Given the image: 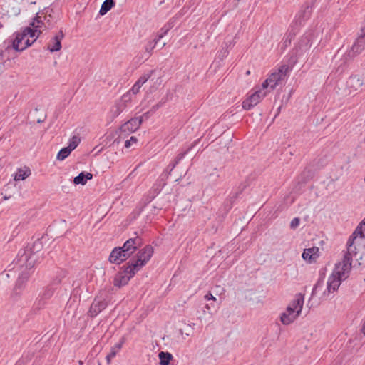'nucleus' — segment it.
<instances>
[{"mask_svg": "<svg viewBox=\"0 0 365 365\" xmlns=\"http://www.w3.org/2000/svg\"><path fill=\"white\" fill-rule=\"evenodd\" d=\"M299 222L300 219L299 217H294L290 222V228L293 230L296 229L299 226Z\"/></svg>", "mask_w": 365, "mask_h": 365, "instance_id": "nucleus-44", "label": "nucleus"}, {"mask_svg": "<svg viewBox=\"0 0 365 365\" xmlns=\"http://www.w3.org/2000/svg\"><path fill=\"white\" fill-rule=\"evenodd\" d=\"M306 173H311V171L307 170V168H305L304 170L302 173V175H304Z\"/></svg>", "mask_w": 365, "mask_h": 365, "instance_id": "nucleus-56", "label": "nucleus"}, {"mask_svg": "<svg viewBox=\"0 0 365 365\" xmlns=\"http://www.w3.org/2000/svg\"><path fill=\"white\" fill-rule=\"evenodd\" d=\"M344 278H339V275H337V277H334L332 279L330 278L328 279L327 282V289L328 292H333L336 291L340 284V281L342 280Z\"/></svg>", "mask_w": 365, "mask_h": 365, "instance_id": "nucleus-24", "label": "nucleus"}, {"mask_svg": "<svg viewBox=\"0 0 365 365\" xmlns=\"http://www.w3.org/2000/svg\"><path fill=\"white\" fill-rule=\"evenodd\" d=\"M319 248L313 247L312 248L304 249L302 253V257L304 259L312 260L319 257Z\"/></svg>", "mask_w": 365, "mask_h": 365, "instance_id": "nucleus-23", "label": "nucleus"}, {"mask_svg": "<svg viewBox=\"0 0 365 365\" xmlns=\"http://www.w3.org/2000/svg\"><path fill=\"white\" fill-rule=\"evenodd\" d=\"M80 142H81V138L77 135H74L70 140L68 147L70 149H71V150H73L78 145Z\"/></svg>", "mask_w": 365, "mask_h": 365, "instance_id": "nucleus-37", "label": "nucleus"}, {"mask_svg": "<svg viewBox=\"0 0 365 365\" xmlns=\"http://www.w3.org/2000/svg\"><path fill=\"white\" fill-rule=\"evenodd\" d=\"M354 241L355 240L351 241V239L349 238L347 243H346L347 251L346 253H349V255L351 256H353L354 255H356V246H354Z\"/></svg>", "mask_w": 365, "mask_h": 365, "instance_id": "nucleus-35", "label": "nucleus"}, {"mask_svg": "<svg viewBox=\"0 0 365 365\" xmlns=\"http://www.w3.org/2000/svg\"><path fill=\"white\" fill-rule=\"evenodd\" d=\"M351 262L352 256H351L349 253H345L342 262L341 271H338L336 272L339 278L346 279L348 277L347 273L351 270Z\"/></svg>", "mask_w": 365, "mask_h": 365, "instance_id": "nucleus-11", "label": "nucleus"}, {"mask_svg": "<svg viewBox=\"0 0 365 365\" xmlns=\"http://www.w3.org/2000/svg\"><path fill=\"white\" fill-rule=\"evenodd\" d=\"M79 364H83L82 361H79Z\"/></svg>", "mask_w": 365, "mask_h": 365, "instance_id": "nucleus-64", "label": "nucleus"}, {"mask_svg": "<svg viewBox=\"0 0 365 365\" xmlns=\"http://www.w3.org/2000/svg\"><path fill=\"white\" fill-rule=\"evenodd\" d=\"M43 21H44V22H45L46 24H48V27H49V26H51V21H50V19H48L47 18V16H44V20H43Z\"/></svg>", "mask_w": 365, "mask_h": 365, "instance_id": "nucleus-54", "label": "nucleus"}, {"mask_svg": "<svg viewBox=\"0 0 365 365\" xmlns=\"http://www.w3.org/2000/svg\"><path fill=\"white\" fill-rule=\"evenodd\" d=\"M204 309H206L210 314H212V311L215 309V304L214 302L207 304L205 305Z\"/></svg>", "mask_w": 365, "mask_h": 365, "instance_id": "nucleus-45", "label": "nucleus"}, {"mask_svg": "<svg viewBox=\"0 0 365 365\" xmlns=\"http://www.w3.org/2000/svg\"><path fill=\"white\" fill-rule=\"evenodd\" d=\"M172 23L168 22L161 29L160 33L158 34L157 37L155 38V43H158V42L165 35L167 34V33L169 31V30L173 27Z\"/></svg>", "mask_w": 365, "mask_h": 365, "instance_id": "nucleus-30", "label": "nucleus"}, {"mask_svg": "<svg viewBox=\"0 0 365 365\" xmlns=\"http://www.w3.org/2000/svg\"><path fill=\"white\" fill-rule=\"evenodd\" d=\"M365 35L364 34L357 39L356 43H354L351 48L354 53H360L364 49V38Z\"/></svg>", "mask_w": 365, "mask_h": 365, "instance_id": "nucleus-28", "label": "nucleus"}, {"mask_svg": "<svg viewBox=\"0 0 365 365\" xmlns=\"http://www.w3.org/2000/svg\"><path fill=\"white\" fill-rule=\"evenodd\" d=\"M232 43L230 42L229 43L227 42H225L222 45V49L218 53V58L220 60H223L225 58H226L229 53L228 51V46H230Z\"/></svg>", "mask_w": 365, "mask_h": 365, "instance_id": "nucleus-32", "label": "nucleus"}, {"mask_svg": "<svg viewBox=\"0 0 365 365\" xmlns=\"http://www.w3.org/2000/svg\"><path fill=\"white\" fill-rule=\"evenodd\" d=\"M312 36L311 34L304 35L298 42L296 53L301 56L308 51L312 45Z\"/></svg>", "mask_w": 365, "mask_h": 365, "instance_id": "nucleus-10", "label": "nucleus"}, {"mask_svg": "<svg viewBox=\"0 0 365 365\" xmlns=\"http://www.w3.org/2000/svg\"><path fill=\"white\" fill-rule=\"evenodd\" d=\"M164 46H165V43H163V45L160 46V48H162Z\"/></svg>", "mask_w": 365, "mask_h": 365, "instance_id": "nucleus-62", "label": "nucleus"}, {"mask_svg": "<svg viewBox=\"0 0 365 365\" xmlns=\"http://www.w3.org/2000/svg\"><path fill=\"white\" fill-rule=\"evenodd\" d=\"M93 178V174L91 173L82 171L78 175L74 178L73 183L75 185H84L86 184L88 180H91Z\"/></svg>", "mask_w": 365, "mask_h": 365, "instance_id": "nucleus-20", "label": "nucleus"}, {"mask_svg": "<svg viewBox=\"0 0 365 365\" xmlns=\"http://www.w3.org/2000/svg\"><path fill=\"white\" fill-rule=\"evenodd\" d=\"M304 304V295L299 294L287 307L286 312L281 314L280 319L283 324L292 323L300 314Z\"/></svg>", "mask_w": 365, "mask_h": 365, "instance_id": "nucleus-3", "label": "nucleus"}, {"mask_svg": "<svg viewBox=\"0 0 365 365\" xmlns=\"http://www.w3.org/2000/svg\"><path fill=\"white\" fill-rule=\"evenodd\" d=\"M197 143V140L194 141L190 146H189L185 150H182L180 152L176 158H175L174 161L171 163H170L168 166V170H169L168 174L166 175V178L168 177V175L170 174L171 171L175 168V167L179 163V162L187 154V153Z\"/></svg>", "mask_w": 365, "mask_h": 365, "instance_id": "nucleus-14", "label": "nucleus"}, {"mask_svg": "<svg viewBox=\"0 0 365 365\" xmlns=\"http://www.w3.org/2000/svg\"><path fill=\"white\" fill-rule=\"evenodd\" d=\"M312 12V6L307 5L304 9L301 10L296 15L295 22L297 25H302L305 21L309 19Z\"/></svg>", "mask_w": 365, "mask_h": 365, "instance_id": "nucleus-15", "label": "nucleus"}, {"mask_svg": "<svg viewBox=\"0 0 365 365\" xmlns=\"http://www.w3.org/2000/svg\"><path fill=\"white\" fill-rule=\"evenodd\" d=\"M64 37L62 30H60L54 37L51 39L50 43L48 46V49L51 52L59 51L61 48V41Z\"/></svg>", "mask_w": 365, "mask_h": 365, "instance_id": "nucleus-12", "label": "nucleus"}, {"mask_svg": "<svg viewBox=\"0 0 365 365\" xmlns=\"http://www.w3.org/2000/svg\"><path fill=\"white\" fill-rule=\"evenodd\" d=\"M153 113H151V112H150V109L148 111L145 112V113L143 115V116H141V117H142V118H143V117H145V118H149L150 115H152Z\"/></svg>", "mask_w": 365, "mask_h": 365, "instance_id": "nucleus-53", "label": "nucleus"}, {"mask_svg": "<svg viewBox=\"0 0 365 365\" xmlns=\"http://www.w3.org/2000/svg\"><path fill=\"white\" fill-rule=\"evenodd\" d=\"M363 79L358 75L351 76L347 81L346 86L349 89V92L356 91L360 89L363 86Z\"/></svg>", "mask_w": 365, "mask_h": 365, "instance_id": "nucleus-13", "label": "nucleus"}, {"mask_svg": "<svg viewBox=\"0 0 365 365\" xmlns=\"http://www.w3.org/2000/svg\"><path fill=\"white\" fill-rule=\"evenodd\" d=\"M43 121V120H41L38 119V120H37V123H42Z\"/></svg>", "mask_w": 365, "mask_h": 365, "instance_id": "nucleus-60", "label": "nucleus"}, {"mask_svg": "<svg viewBox=\"0 0 365 365\" xmlns=\"http://www.w3.org/2000/svg\"><path fill=\"white\" fill-rule=\"evenodd\" d=\"M36 38L34 39L33 41H30L29 39L28 38H25L24 42V46H22V48H24V50H25L26 48H27L28 47L31 46L35 41H36Z\"/></svg>", "mask_w": 365, "mask_h": 365, "instance_id": "nucleus-50", "label": "nucleus"}, {"mask_svg": "<svg viewBox=\"0 0 365 365\" xmlns=\"http://www.w3.org/2000/svg\"><path fill=\"white\" fill-rule=\"evenodd\" d=\"M363 225H365V222L364 220L359 223V225L356 227L354 232L350 235L349 238L351 239V241L355 240L357 238V237H359L360 238L365 237V235L362 229Z\"/></svg>", "mask_w": 365, "mask_h": 365, "instance_id": "nucleus-27", "label": "nucleus"}, {"mask_svg": "<svg viewBox=\"0 0 365 365\" xmlns=\"http://www.w3.org/2000/svg\"><path fill=\"white\" fill-rule=\"evenodd\" d=\"M26 38V34L22 32L16 33L15 38L12 41L11 45L8 46L6 49H9L11 47L14 50L17 52L23 51L21 44Z\"/></svg>", "mask_w": 365, "mask_h": 365, "instance_id": "nucleus-16", "label": "nucleus"}, {"mask_svg": "<svg viewBox=\"0 0 365 365\" xmlns=\"http://www.w3.org/2000/svg\"><path fill=\"white\" fill-rule=\"evenodd\" d=\"M98 148V147L96 146V147H95V148H94V150L97 149V150H98V151H97V153H98L101 152V150H103V148L99 149V148Z\"/></svg>", "mask_w": 365, "mask_h": 365, "instance_id": "nucleus-59", "label": "nucleus"}, {"mask_svg": "<svg viewBox=\"0 0 365 365\" xmlns=\"http://www.w3.org/2000/svg\"><path fill=\"white\" fill-rule=\"evenodd\" d=\"M152 72L153 71H151L150 73L144 74L138 78V80L130 89L133 95L137 94L140 91L141 86L150 78Z\"/></svg>", "mask_w": 365, "mask_h": 365, "instance_id": "nucleus-18", "label": "nucleus"}, {"mask_svg": "<svg viewBox=\"0 0 365 365\" xmlns=\"http://www.w3.org/2000/svg\"><path fill=\"white\" fill-rule=\"evenodd\" d=\"M204 297L206 300H212L213 302L216 301V298L210 292L205 294Z\"/></svg>", "mask_w": 365, "mask_h": 365, "instance_id": "nucleus-52", "label": "nucleus"}, {"mask_svg": "<svg viewBox=\"0 0 365 365\" xmlns=\"http://www.w3.org/2000/svg\"><path fill=\"white\" fill-rule=\"evenodd\" d=\"M115 5L114 0H105L100 9L99 14L103 16L107 14Z\"/></svg>", "mask_w": 365, "mask_h": 365, "instance_id": "nucleus-25", "label": "nucleus"}, {"mask_svg": "<svg viewBox=\"0 0 365 365\" xmlns=\"http://www.w3.org/2000/svg\"><path fill=\"white\" fill-rule=\"evenodd\" d=\"M66 272L63 270H61L60 272V274L58 276H56V277L55 279H53V280L51 283V285H57V284H61L62 279L66 277Z\"/></svg>", "mask_w": 365, "mask_h": 365, "instance_id": "nucleus-40", "label": "nucleus"}, {"mask_svg": "<svg viewBox=\"0 0 365 365\" xmlns=\"http://www.w3.org/2000/svg\"><path fill=\"white\" fill-rule=\"evenodd\" d=\"M98 148V147L96 146V147H95V148H94V150L97 149V150H98V151H97V153H98L101 152V150H103V148L99 149V148Z\"/></svg>", "mask_w": 365, "mask_h": 365, "instance_id": "nucleus-58", "label": "nucleus"}, {"mask_svg": "<svg viewBox=\"0 0 365 365\" xmlns=\"http://www.w3.org/2000/svg\"><path fill=\"white\" fill-rule=\"evenodd\" d=\"M135 234L137 235L135 237L129 238L123 243V246L120 247L123 251L128 252L131 255L144 244L143 239L138 235L137 232Z\"/></svg>", "mask_w": 365, "mask_h": 365, "instance_id": "nucleus-5", "label": "nucleus"}, {"mask_svg": "<svg viewBox=\"0 0 365 365\" xmlns=\"http://www.w3.org/2000/svg\"><path fill=\"white\" fill-rule=\"evenodd\" d=\"M142 122V117L133 118L130 119L119 128V135H123L124 136H126L132 133L135 132L140 128Z\"/></svg>", "mask_w": 365, "mask_h": 365, "instance_id": "nucleus-6", "label": "nucleus"}, {"mask_svg": "<svg viewBox=\"0 0 365 365\" xmlns=\"http://www.w3.org/2000/svg\"><path fill=\"white\" fill-rule=\"evenodd\" d=\"M30 174V170H29V173H26V172L23 171L22 170H19L18 173L15 176L16 180H24Z\"/></svg>", "mask_w": 365, "mask_h": 365, "instance_id": "nucleus-41", "label": "nucleus"}, {"mask_svg": "<svg viewBox=\"0 0 365 365\" xmlns=\"http://www.w3.org/2000/svg\"><path fill=\"white\" fill-rule=\"evenodd\" d=\"M30 25L38 30V29L42 28L43 26L46 27V23L44 22V21L41 19V17L38 16V14L34 19V21L31 23Z\"/></svg>", "mask_w": 365, "mask_h": 365, "instance_id": "nucleus-34", "label": "nucleus"}, {"mask_svg": "<svg viewBox=\"0 0 365 365\" xmlns=\"http://www.w3.org/2000/svg\"><path fill=\"white\" fill-rule=\"evenodd\" d=\"M262 91H264V89H267L269 87V88L271 89V83L269 81V79L268 78L262 83Z\"/></svg>", "mask_w": 365, "mask_h": 365, "instance_id": "nucleus-51", "label": "nucleus"}, {"mask_svg": "<svg viewBox=\"0 0 365 365\" xmlns=\"http://www.w3.org/2000/svg\"><path fill=\"white\" fill-rule=\"evenodd\" d=\"M55 289L52 286L46 287L41 295L38 299V307L41 308L46 304V301L49 299L54 294Z\"/></svg>", "mask_w": 365, "mask_h": 365, "instance_id": "nucleus-17", "label": "nucleus"}, {"mask_svg": "<svg viewBox=\"0 0 365 365\" xmlns=\"http://www.w3.org/2000/svg\"><path fill=\"white\" fill-rule=\"evenodd\" d=\"M15 365H24V362L23 360L19 359L16 361Z\"/></svg>", "mask_w": 365, "mask_h": 365, "instance_id": "nucleus-55", "label": "nucleus"}, {"mask_svg": "<svg viewBox=\"0 0 365 365\" xmlns=\"http://www.w3.org/2000/svg\"><path fill=\"white\" fill-rule=\"evenodd\" d=\"M245 186V185H240L239 187H238V190L235 192H232L230 195V201L231 202V205H232V203L237 199L238 196L242 192V191L244 190Z\"/></svg>", "mask_w": 365, "mask_h": 365, "instance_id": "nucleus-36", "label": "nucleus"}, {"mask_svg": "<svg viewBox=\"0 0 365 365\" xmlns=\"http://www.w3.org/2000/svg\"><path fill=\"white\" fill-rule=\"evenodd\" d=\"M126 105L118 102L111 109L112 118H115L118 117L125 108Z\"/></svg>", "mask_w": 365, "mask_h": 365, "instance_id": "nucleus-29", "label": "nucleus"}, {"mask_svg": "<svg viewBox=\"0 0 365 365\" xmlns=\"http://www.w3.org/2000/svg\"><path fill=\"white\" fill-rule=\"evenodd\" d=\"M71 149H70L68 146L61 148L57 154L56 158L58 160H63L66 159L71 153Z\"/></svg>", "mask_w": 365, "mask_h": 365, "instance_id": "nucleus-31", "label": "nucleus"}, {"mask_svg": "<svg viewBox=\"0 0 365 365\" xmlns=\"http://www.w3.org/2000/svg\"><path fill=\"white\" fill-rule=\"evenodd\" d=\"M160 181H163V180H161ZM165 185V182H163L161 183V182H160V183L158 185H155L154 187H153V189H154V191L156 194H158L162 187H163Z\"/></svg>", "mask_w": 365, "mask_h": 365, "instance_id": "nucleus-47", "label": "nucleus"}, {"mask_svg": "<svg viewBox=\"0 0 365 365\" xmlns=\"http://www.w3.org/2000/svg\"><path fill=\"white\" fill-rule=\"evenodd\" d=\"M267 95V91H262L261 89L256 91L249 96L242 102V108L249 110L258 104Z\"/></svg>", "mask_w": 365, "mask_h": 365, "instance_id": "nucleus-7", "label": "nucleus"}, {"mask_svg": "<svg viewBox=\"0 0 365 365\" xmlns=\"http://www.w3.org/2000/svg\"><path fill=\"white\" fill-rule=\"evenodd\" d=\"M294 34H292V33H289L287 34L285 38H284V46L285 47L289 46L291 44V42L292 41V39L294 38Z\"/></svg>", "mask_w": 365, "mask_h": 365, "instance_id": "nucleus-42", "label": "nucleus"}, {"mask_svg": "<svg viewBox=\"0 0 365 365\" xmlns=\"http://www.w3.org/2000/svg\"><path fill=\"white\" fill-rule=\"evenodd\" d=\"M121 252H123V250L120 247H114L108 257V260L111 264H115L117 265L120 264V257Z\"/></svg>", "mask_w": 365, "mask_h": 365, "instance_id": "nucleus-19", "label": "nucleus"}, {"mask_svg": "<svg viewBox=\"0 0 365 365\" xmlns=\"http://www.w3.org/2000/svg\"><path fill=\"white\" fill-rule=\"evenodd\" d=\"M138 141V139L135 136H131L129 140H125V147L128 148L131 145V143H136Z\"/></svg>", "mask_w": 365, "mask_h": 365, "instance_id": "nucleus-48", "label": "nucleus"}, {"mask_svg": "<svg viewBox=\"0 0 365 365\" xmlns=\"http://www.w3.org/2000/svg\"><path fill=\"white\" fill-rule=\"evenodd\" d=\"M153 209H154V211L156 210H159L156 207H153Z\"/></svg>", "mask_w": 365, "mask_h": 365, "instance_id": "nucleus-63", "label": "nucleus"}, {"mask_svg": "<svg viewBox=\"0 0 365 365\" xmlns=\"http://www.w3.org/2000/svg\"><path fill=\"white\" fill-rule=\"evenodd\" d=\"M132 255H130L128 252L123 251V252H121V257H120V264L125 262L128 259H129Z\"/></svg>", "mask_w": 365, "mask_h": 365, "instance_id": "nucleus-49", "label": "nucleus"}, {"mask_svg": "<svg viewBox=\"0 0 365 365\" xmlns=\"http://www.w3.org/2000/svg\"><path fill=\"white\" fill-rule=\"evenodd\" d=\"M323 287V279H319L316 284L314 286L312 289V295H314L317 294V291L319 288H322Z\"/></svg>", "mask_w": 365, "mask_h": 365, "instance_id": "nucleus-43", "label": "nucleus"}, {"mask_svg": "<svg viewBox=\"0 0 365 365\" xmlns=\"http://www.w3.org/2000/svg\"><path fill=\"white\" fill-rule=\"evenodd\" d=\"M108 306L105 299L99 297L98 296L95 297L90 308L88 312V315L93 318L96 317L99 313L104 310Z\"/></svg>", "mask_w": 365, "mask_h": 365, "instance_id": "nucleus-9", "label": "nucleus"}, {"mask_svg": "<svg viewBox=\"0 0 365 365\" xmlns=\"http://www.w3.org/2000/svg\"><path fill=\"white\" fill-rule=\"evenodd\" d=\"M154 198V196L149 197L148 196L146 198V201L143 203V205H138L133 212L130 214L129 218L130 220H135L143 212L144 207L148 204Z\"/></svg>", "mask_w": 365, "mask_h": 365, "instance_id": "nucleus-21", "label": "nucleus"}, {"mask_svg": "<svg viewBox=\"0 0 365 365\" xmlns=\"http://www.w3.org/2000/svg\"><path fill=\"white\" fill-rule=\"evenodd\" d=\"M132 95H133L132 93V91H130V90L129 91H128L127 93H125V94H123L120 100V103H123V105H126L127 103L131 101V99H132Z\"/></svg>", "mask_w": 365, "mask_h": 365, "instance_id": "nucleus-38", "label": "nucleus"}, {"mask_svg": "<svg viewBox=\"0 0 365 365\" xmlns=\"http://www.w3.org/2000/svg\"><path fill=\"white\" fill-rule=\"evenodd\" d=\"M153 252L154 249L150 245L140 249L136 256L131 258L129 262L121 267L120 270L115 274L113 279V285L120 288L128 284L135 273L148 263Z\"/></svg>", "mask_w": 365, "mask_h": 365, "instance_id": "nucleus-1", "label": "nucleus"}, {"mask_svg": "<svg viewBox=\"0 0 365 365\" xmlns=\"http://www.w3.org/2000/svg\"><path fill=\"white\" fill-rule=\"evenodd\" d=\"M167 101V97L163 98L157 104L150 108V112H156L160 107H162Z\"/></svg>", "mask_w": 365, "mask_h": 365, "instance_id": "nucleus-39", "label": "nucleus"}, {"mask_svg": "<svg viewBox=\"0 0 365 365\" xmlns=\"http://www.w3.org/2000/svg\"><path fill=\"white\" fill-rule=\"evenodd\" d=\"M23 33L24 34H26V38H27L28 36L33 38V37L36 36V33H38L36 36V38H38L40 34H41V31L40 30L36 29V28H34V27H33V29H31V27H26L23 30Z\"/></svg>", "mask_w": 365, "mask_h": 365, "instance_id": "nucleus-33", "label": "nucleus"}, {"mask_svg": "<svg viewBox=\"0 0 365 365\" xmlns=\"http://www.w3.org/2000/svg\"><path fill=\"white\" fill-rule=\"evenodd\" d=\"M158 357L160 359V365H170L173 358L170 353L165 351H160L158 354Z\"/></svg>", "mask_w": 365, "mask_h": 365, "instance_id": "nucleus-26", "label": "nucleus"}, {"mask_svg": "<svg viewBox=\"0 0 365 365\" xmlns=\"http://www.w3.org/2000/svg\"><path fill=\"white\" fill-rule=\"evenodd\" d=\"M9 197H10L4 196V200H7V199H9Z\"/></svg>", "mask_w": 365, "mask_h": 365, "instance_id": "nucleus-61", "label": "nucleus"}, {"mask_svg": "<svg viewBox=\"0 0 365 365\" xmlns=\"http://www.w3.org/2000/svg\"><path fill=\"white\" fill-rule=\"evenodd\" d=\"M30 277V273L28 272H22L18 277L14 287L10 294V298L12 301H18L23 293L24 289L26 287V283Z\"/></svg>", "mask_w": 365, "mask_h": 365, "instance_id": "nucleus-4", "label": "nucleus"}, {"mask_svg": "<svg viewBox=\"0 0 365 365\" xmlns=\"http://www.w3.org/2000/svg\"><path fill=\"white\" fill-rule=\"evenodd\" d=\"M98 148V147L96 146V147H95V148H94V150L97 149V150H98V151H97V153H98L101 152V150H103V148L99 149V148Z\"/></svg>", "mask_w": 365, "mask_h": 365, "instance_id": "nucleus-57", "label": "nucleus"}, {"mask_svg": "<svg viewBox=\"0 0 365 365\" xmlns=\"http://www.w3.org/2000/svg\"><path fill=\"white\" fill-rule=\"evenodd\" d=\"M43 247L41 239L37 238L31 246L28 245L24 249H21L17 254L18 263L21 265L25 264L27 269H31L40 262L39 259H43V257L38 255Z\"/></svg>", "mask_w": 365, "mask_h": 365, "instance_id": "nucleus-2", "label": "nucleus"}, {"mask_svg": "<svg viewBox=\"0 0 365 365\" xmlns=\"http://www.w3.org/2000/svg\"><path fill=\"white\" fill-rule=\"evenodd\" d=\"M125 343V338L123 337L118 343L111 347L110 353L106 356V361L109 364L113 358H114L117 353L121 349L123 344Z\"/></svg>", "mask_w": 365, "mask_h": 365, "instance_id": "nucleus-22", "label": "nucleus"}, {"mask_svg": "<svg viewBox=\"0 0 365 365\" xmlns=\"http://www.w3.org/2000/svg\"><path fill=\"white\" fill-rule=\"evenodd\" d=\"M156 44H157V43H155V38H154L153 41L149 42V43L146 45V46H145V51H146L147 52H148V53H150V52L153 51V49L155 48V45H156Z\"/></svg>", "mask_w": 365, "mask_h": 365, "instance_id": "nucleus-46", "label": "nucleus"}, {"mask_svg": "<svg viewBox=\"0 0 365 365\" xmlns=\"http://www.w3.org/2000/svg\"><path fill=\"white\" fill-rule=\"evenodd\" d=\"M289 71V67L287 65H282L279 67L277 71L272 73L269 77V81L271 83V90H274L277 85L282 81H284Z\"/></svg>", "mask_w": 365, "mask_h": 365, "instance_id": "nucleus-8", "label": "nucleus"}]
</instances>
